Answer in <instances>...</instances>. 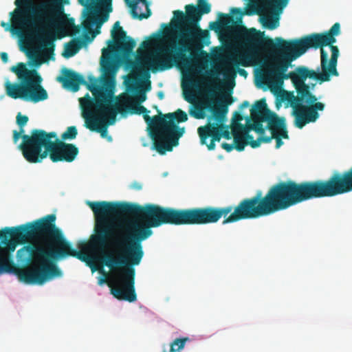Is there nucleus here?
<instances>
[{"instance_id":"obj_7","label":"nucleus","mask_w":352,"mask_h":352,"mask_svg":"<svg viewBox=\"0 0 352 352\" xmlns=\"http://www.w3.org/2000/svg\"><path fill=\"white\" fill-rule=\"evenodd\" d=\"M82 116L85 120V126L92 131L100 133L101 137L107 135V126L114 124L116 115L123 109L116 101L100 94L96 98L87 94L79 99Z\"/></svg>"},{"instance_id":"obj_49","label":"nucleus","mask_w":352,"mask_h":352,"mask_svg":"<svg viewBox=\"0 0 352 352\" xmlns=\"http://www.w3.org/2000/svg\"><path fill=\"white\" fill-rule=\"evenodd\" d=\"M239 74L244 77H246L248 75V72L244 69H238Z\"/></svg>"},{"instance_id":"obj_8","label":"nucleus","mask_w":352,"mask_h":352,"mask_svg":"<svg viewBox=\"0 0 352 352\" xmlns=\"http://www.w3.org/2000/svg\"><path fill=\"white\" fill-rule=\"evenodd\" d=\"M188 26L179 33L177 52L174 54L175 60H184L186 53L199 52L210 43V33L201 29L198 25L201 13L193 4L185 7Z\"/></svg>"},{"instance_id":"obj_24","label":"nucleus","mask_w":352,"mask_h":352,"mask_svg":"<svg viewBox=\"0 0 352 352\" xmlns=\"http://www.w3.org/2000/svg\"><path fill=\"white\" fill-rule=\"evenodd\" d=\"M90 241L88 243L82 242L78 245V248L81 250L80 251L74 249L71 243L65 238L60 243H58L56 245L60 250V252L63 254L64 258L68 256L75 257L82 261L87 262L89 260V256L87 254V252L89 250H94V249L91 248L89 246L87 248H83V244L89 245ZM104 250H95V251H103Z\"/></svg>"},{"instance_id":"obj_22","label":"nucleus","mask_w":352,"mask_h":352,"mask_svg":"<svg viewBox=\"0 0 352 352\" xmlns=\"http://www.w3.org/2000/svg\"><path fill=\"white\" fill-rule=\"evenodd\" d=\"M250 121L261 120L267 122V126H272L273 124L281 119L275 112L268 109L265 99L262 98L254 102L250 109Z\"/></svg>"},{"instance_id":"obj_28","label":"nucleus","mask_w":352,"mask_h":352,"mask_svg":"<svg viewBox=\"0 0 352 352\" xmlns=\"http://www.w3.org/2000/svg\"><path fill=\"white\" fill-rule=\"evenodd\" d=\"M131 14L134 19L142 20L151 15L149 3L147 0H135L130 4Z\"/></svg>"},{"instance_id":"obj_32","label":"nucleus","mask_w":352,"mask_h":352,"mask_svg":"<svg viewBox=\"0 0 352 352\" xmlns=\"http://www.w3.org/2000/svg\"><path fill=\"white\" fill-rule=\"evenodd\" d=\"M51 29H45V63L47 62L50 56L53 54L55 45L54 43V39L52 38L51 35L50 34V30Z\"/></svg>"},{"instance_id":"obj_40","label":"nucleus","mask_w":352,"mask_h":352,"mask_svg":"<svg viewBox=\"0 0 352 352\" xmlns=\"http://www.w3.org/2000/svg\"><path fill=\"white\" fill-rule=\"evenodd\" d=\"M263 25L270 30H274V29L276 28L278 25V19L268 18L266 19V21L263 24Z\"/></svg>"},{"instance_id":"obj_36","label":"nucleus","mask_w":352,"mask_h":352,"mask_svg":"<svg viewBox=\"0 0 352 352\" xmlns=\"http://www.w3.org/2000/svg\"><path fill=\"white\" fill-rule=\"evenodd\" d=\"M29 118L25 115H22L21 112L18 113L16 117V122L21 131H25L24 127L27 124Z\"/></svg>"},{"instance_id":"obj_6","label":"nucleus","mask_w":352,"mask_h":352,"mask_svg":"<svg viewBox=\"0 0 352 352\" xmlns=\"http://www.w3.org/2000/svg\"><path fill=\"white\" fill-rule=\"evenodd\" d=\"M284 210L316 198L331 197L352 192V167L336 173L327 180L296 183L292 180L276 184Z\"/></svg>"},{"instance_id":"obj_4","label":"nucleus","mask_w":352,"mask_h":352,"mask_svg":"<svg viewBox=\"0 0 352 352\" xmlns=\"http://www.w3.org/2000/svg\"><path fill=\"white\" fill-rule=\"evenodd\" d=\"M0 241L6 253L13 252L18 245L23 246L16 254V266L21 267L32 280L44 284V217L0 231Z\"/></svg>"},{"instance_id":"obj_23","label":"nucleus","mask_w":352,"mask_h":352,"mask_svg":"<svg viewBox=\"0 0 352 352\" xmlns=\"http://www.w3.org/2000/svg\"><path fill=\"white\" fill-rule=\"evenodd\" d=\"M56 80L62 84L63 88L73 92L78 91L80 85H86L87 89L88 85H90L82 76L66 67L62 69L61 74L57 76Z\"/></svg>"},{"instance_id":"obj_45","label":"nucleus","mask_w":352,"mask_h":352,"mask_svg":"<svg viewBox=\"0 0 352 352\" xmlns=\"http://www.w3.org/2000/svg\"><path fill=\"white\" fill-rule=\"evenodd\" d=\"M130 188L135 190H140L142 188V184L138 182H133L130 184Z\"/></svg>"},{"instance_id":"obj_48","label":"nucleus","mask_w":352,"mask_h":352,"mask_svg":"<svg viewBox=\"0 0 352 352\" xmlns=\"http://www.w3.org/2000/svg\"><path fill=\"white\" fill-rule=\"evenodd\" d=\"M99 32H100V31H99V30H96V32H93V34H92L91 38H89V36H87V35H86V36H85V39H86L87 41H91V40H92V39L96 36V35L97 34H98Z\"/></svg>"},{"instance_id":"obj_26","label":"nucleus","mask_w":352,"mask_h":352,"mask_svg":"<svg viewBox=\"0 0 352 352\" xmlns=\"http://www.w3.org/2000/svg\"><path fill=\"white\" fill-rule=\"evenodd\" d=\"M267 129L273 135V139L276 140V148H279L283 144L282 139H289L286 120L284 117H281V119L273 124L272 126H267Z\"/></svg>"},{"instance_id":"obj_20","label":"nucleus","mask_w":352,"mask_h":352,"mask_svg":"<svg viewBox=\"0 0 352 352\" xmlns=\"http://www.w3.org/2000/svg\"><path fill=\"white\" fill-rule=\"evenodd\" d=\"M68 0H45V29L56 27L67 14L64 5Z\"/></svg>"},{"instance_id":"obj_21","label":"nucleus","mask_w":352,"mask_h":352,"mask_svg":"<svg viewBox=\"0 0 352 352\" xmlns=\"http://www.w3.org/2000/svg\"><path fill=\"white\" fill-rule=\"evenodd\" d=\"M10 273L16 275L18 279L27 285H38L21 267L16 266L14 261L6 253V250L0 247V274Z\"/></svg>"},{"instance_id":"obj_16","label":"nucleus","mask_w":352,"mask_h":352,"mask_svg":"<svg viewBox=\"0 0 352 352\" xmlns=\"http://www.w3.org/2000/svg\"><path fill=\"white\" fill-rule=\"evenodd\" d=\"M15 13L22 14L25 21L44 26V0H15Z\"/></svg>"},{"instance_id":"obj_47","label":"nucleus","mask_w":352,"mask_h":352,"mask_svg":"<svg viewBox=\"0 0 352 352\" xmlns=\"http://www.w3.org/2000/svg\"><path fill=\"white\" fill-rule=\"evenodd\" d=\"M1 58L3 63H7L8 60V56L6 52H1L0 54Z\"/></svg>"},{"instance_id":"obj_44","label":"nucleus","mask_w":352,"mask_h":352,"mask_svg":"<svg viewBox=\"0 0 352 352\" xmlns=\"http://www.w3.org/2000/svg\"><path fill=\"white\" fill-rule=\"evenodd\" d=\"M243 120V116L238 111H235L234 113L232 121L234 123H237L236 126L239 128L238 124H240L239 122Z\"/></svg>"},{"instance_id":"obj_54","label":"nucleus","mask_w":352,"mask_h":352,"mask_svg":"<svg viewBox=\"0 0 352 352\" xmlns=\"http://www.w3.org/2000/svg\"><path fill=\"white\" fill-rule=\"evenodd\" d=\"M126 4L128 5V6L131 8V6H130V4L133 2H135V0H125Z\"/></svg>"},{"instance_id":"obj_41","label":"nucleus","mask_w":352,"mask_h":352,"mask_svg":"<svg viewBox=\"0 0 352 352\" xmlns=\"http://www.w3.org/2000/svg\"><path fill=\"white\" fill-rule=\"evenodd\" d=\"M56 133L55 132H45V142H47V146H48L50 144L56 143V140L55 141H52V138H56Z\"/></svg>"},{"instance_id":"obj_18","label":"nucleus","mask_w":352,"mask_h":352,"mask_svg":"<svg viewBox=\"0 0 352 352\" xmlns=\"http://www.w3.org/2000/svg\"><path fill=\"white\" fill-rule=\"evenodd\" d=\"M64 259L56 245H45V283L63 277V272L58 261Z\"/></svg>"},{"instance_id":"obj_58","label":"nucleus","mask_w":352,"mask_h":352,"mask_svg":"<svg viewBox=\"0 0 352 352\" xmlns=\"http://www.w3.org/2000/svg\"><path fill=\"white\" fill-rule=\"evenodd\" d=\"M185 99L188 101V102H191V99L190 98H188V97H186Z\"/></svg>"},{"instance_id":"obj_30","label":"nucleus","mask_w":352,"mask_h":352,"mask_svg":"<svg viewBox=\"0 0 352 352\" xmlns=\"http://www.w3.org/2000/svg\"><path fill=\"white\" fill-rule=\"evenodd\" d=\"M82 45L83 41L80 38H73L69 42L65 43L62 55L66 58L72 57L78 53Z\"/></svg>"},{"instance_id":"obj_57","label":"nucleus","mask_w":352,"mask_h":352,"mask_svg":"<svg viewBox=\"0 0 352 352\" xmlns=\"http://www.w3.org/2000/svg\"><path fill=\"white\" fill-rule=\"evenodd\" d=\"M142 45L143 46H146V45H148V43H147V42H146V41H144V42L142 43Z\"/></svg>"},{"instance_id":"obj_17","label":"nucleus","mask_w":352,"mask_h":352,"mask_svg":"<svg viewBox=\"0 0 352 352\" xmlns=\"http://www.w3.org/2000/svg\"><path fill=\"white\" fill-rule=\"evenodd\" d=\"M78 148L73 144L56 139V143L46 146L45 156L49 155L53 162H72L78 155Z\"/></svg>"},{"instance_id":"obj_51","label":"nucleus","mask_w":352,"mask_h":352,"mask_svg":"<svg viewBox=\"0 0 352 352\" xmlns=\"http://www.w3.org/2000/svg\"><path fill=\"white\" fill-rule=\"evenodd\" d=\"M249 105H250L249 102H248V101H247V100H245V101H243V102L241 103V107H241V109H243V108L248 107Z\"/></svg>"},{"instance_id":"obj_25","label":"nucleus","mask_w":352,"mask_h":352,"mask_svg":"<svg viewBox=\"0 0 352 352\" xmlns=\"http://www.w3.org/2000/svg\"><path fill=\"white\" fill-rule=\"evenodd\" d=\"M55 214L45 215V245H57L65 236L60 229L56 227Z\"/></svg>"},{"instance_id":"obj_46","label":"nucleus","mask_w":352,"mask_h":352,"mask_svg":"<svg viewBox=\"0 0 352 352\" xmlns=\"http://www.w3.org/2000/svg\"><path fill=\"white\" fill-rule=\"evenodd\" d=\"M221 147L227 152H230L234 148V144H228L226 142L222 143Z\"/></svg>"},{"instance_id":"obj_2","label":"nucleus","mask_w":352,"mask_h":352,"mask_svg":"<svg viewBox=\"0 0 352 352\" xmlns=\"http://www.w3.org/2000/svg\"><path fill=\"white\" fill-rule=\"evenodd\" d=\"M87 204L95 216V234L91 236L89 245L83 244V248L89 246L94 250H104L117 227V218L124 214L135 217L120 222L118 226L123 234L115 243V254L102 256L103 264L111 271L109 283L111 294L130 302L137 300L134 267L140 265L144 257L142 243L153 234L151 228L164 224L180 226L202 221V215L193 209L104 201H89Z\"/></svg>"},{"instance_id":"obj_1","label":"nucleus","mask_w":352,"mask_h":352,"mask_svg":"<svg viewBox=\"0 0 352 352\" xmlns=\"http://www.w3.org/2000/svg\"><path fill=\"white\" fill-rule=\"evenodd\" d=\"M243 30L241 38L249 45V50L228 57L225 75L234 78L235 67L254 65L258 48L272 51L273 55L263 69V80L270 86L278 87L284 80L291 79L297 94L287 93L285 100L292 108L294 125L302 129L307 124L316 122L320 116L318 111H322L325 106L317 102L305 80L310 78L323 82L329 81L331 76H338L336 66L339 49L333 43L336 42V36L340 34V23H334L323 33L289 41L281 37L273 40L255 28L243 27Z\"/></svg>"},{"instance_id":"obj_29","label":"nucleus","mask_w":352,"mask_h":352,"mask_svg":"<svg viewBox=\"0 0 352 352\" xmlns=\"http://www.w3.org/2000/svg\"><path fill=\"white\" fill-rule=\"evenodd\" d=\"M264 122H261L259 120H252L250 121V118H246V124L243 125L242 124H239V129L243 133L245 137L248 140H253V136L249 134L250 131H254L260 135H263L265 132V128L263 127V123Z\"/></svg>"},{"instance_id":"obj_11","label":"nucleus","mask_w":352,"mask_h":352,"mask_svg":"<svg viewBox=\"0 0 352 352\" xmlns=\"http://www.w3.org/2000/svg\"><path fill=\"white\" fill-rule=\"evenodd\" d=\"M187 120L186 113L180 109L173 113L155 116V121L159 125V129L154 149L160 155H164L167 151H171L174 146H177L179 138L185 132V129L179 127L178 124Z\"/></svg>"},{"instance_id":"obj_33","label":"nucleus","mask_w":352,"mask_h":352,"mask_svg":"<svg viewBox=\"0 0 352 352\" xmlns=\"http://www.w3.org/2000/svg\"><path fill=\"white\" fill-rule=\"evenodd\" d=\"M189 338H181L175 339L170 344V352H180L182 350L187 341H189Z\"/></svg>"},{"instance_id":"obj_15","label":"nucleus","mask_w":352,"mask_h":352,"mask_svg":"<svg viewBox=\"0 0 352 352\" xmlns=\"http://www.w3.org/2000/svg\"><path fill=\"white\" fill-rule=\"evenodd\" d=\"M116 102L118 104L120 105L121 108L123 109V112L122 113L125 112H129L131 114L139 115L142 113L143 118L148 124L149 133L153 141V144L157 142L159 125L156 124L157 122L155 121V116L151 118L148 115L150 111L144 106L140 105V104L133 102V97L129 95H124L120 102H118L117 98H116Z\"/></svg>"},{"instance_id":"obj_35","label":"nucleus","mask_w":352,"mask_h":352,"mask_svg":"<svg viewBox=\"0 0 352 352\" xmlns=\"http://www.w3.org/2000/svg\"><path fill=\"white\" fill-rule=\"evenodd\" d=\"M273 135L272 136H263L261 135L257 140H254V139L249 141V144L252 148H255L260 146L261 143H270L273 139Z\"/></svg>"},{"instance_id":"obj_55","label":"nucleus","mask_w":352,"mask_h":352,"mask_svg":"<svg viewBox=\"0 0 352 352\" xmlns=\"http://www.w3.org/2000/svg\"><path fill=\"white\" fill-rule=\"evenodd\" d=\"M192 85L193 87H197L199 86V82L198 81H193L192 82Z\"/></svg>"},{"instance_id":"obj_50","label":"nucleus","mask_w":352,"mask_h":352,"mask_svg":"<svg viewBox=\"0 0 352 352\" xmlns=\"http://www.w3.org/2000/svg\"><path fill=\"white\" fill-rule=\"evenodd\" d=\"M231 12H232V14H242V13H241V10H240L239 8H232V9L231 10Z\"/></svg>"},{"instance_id":"obj_27","label":"nucleus","mask_w":352,"mask_h":352,"mask_svg":"<svg viewBox=\"0 0 352 352\" xmlns=\"http://www.w3.org/2000/svg\"><path fill=\"white\" fill-rule=\"evenodd\" d=\"M52 30L57 34H60L58 38H61L67 35L66 31L67 30L72 31V35H76L80 32V28L78 25H76L74 18H68L67 15L56 27L52 28Z\"/></svg>"},{"instance_id":"obj_59","label":"nucleus","mask_w":352,"mask_h":352,"mask_svg":"<svg viewBox=\"0 0 352 352\" xmlns=\"http://www.w3.org/2000/svg\"><path fill=\"white\" fill-rule=\"evenodd\" d=\"M45 99H47V94L46 91H45Z\"/></svg>"},{"instance_id":"obj_39","label":"nucleus","mask_w":352,"mask_h":352,"mask_svg":"<svg viewBox=\"0 0 352 352\" xmlns=\"http://www.w3.org/2000/svg\"><path fill=\"white\" fill-rule=\"evenodd\" d=\"M126 90L131 92H135L138 90L136 79L135 78L131 77L126 82Z\"/></svg>"},{"instance_id":"obj_14","label":"nucleus","mask_w":352,"mask_h":352,"mask_svg":"<svg viewBox=\"0 0 352 352\" xmlns=\"http://www.w3.org/2000/svg\"><path fill=\"white\" fill-rule=\"evenodd\" d=\"M101 67L104 76L102 85H98L96 80L93 78L90 79L93 82L91 85H88V89L92 93L93 98H96L102 93L105 97H109L111 101H116L114 96L115 76L118 66L110 57H108L101 61Z\"/></svg>"},{"instance_id":"obj_9","label":"nucleus","mask_w":352,"mask_h":352,"mask_svg":"<svg viewBox=\"0 0 352 352\" xmlns=\"http://www.w3.org/2000/svg\"><path fill=\"white\" fill-rule=\"evenodd\" d=\"M173 14L175 18V27L177 30L176 38L178 42L179 32L188 26V22H187L186 15L182 11L175 10ZM177 47L175 43L160 47L155 53L146 55L142 61L133 63V69L147 78L150 77V69L153 73L168 69L173 67V61H175L174 57L170 56V53L173 50L177 51Z\"/></svg>"},{"instance_id":"obj_5","label":"nucleus","mask_w":352,"mask_h":352,"mask_svg":"<svg viewBox=\"0 0 352 352\" xmlns=\"http://www.w3.org/2000/svg\"><path fill=\"white\" fill-rule=\"evenodd\" d=\"M196 209L202 216L201 222L188 223V225H206L218 222L222 217L223 224L237 222L244 219H257L284 210L277 184L270 187L265 196L258 192L254 197L242 199L235 207L206 206L191 208Z\"/></svg>"},{"instance_id":"obj_38","label":"nucleus","mask_w":352,"mask_h":352,"mask_svg":"<svg viewBox=\"0 0 352 352\" xmlns=\"http://www.w3.org/2000/svg\"><path fill=\"white\" fill-rule=\"evenodd\" d=\"M201 15L203 14H208L211 10L210 4L208 3L206 0H199V8Z\"/></svg>"},{"instance_id":"obj_37","label":"nucleus","mask_w":352,"mask_h":352,"mask_svg":"<svg viewBox=\"0 0 352 352\" xmlns=\"http://www.w3.org/2000/svg\"><path fill=\"white\" fill-rule=\"evenodd\" d=\"M219 21L223 25L228 26L233 24L234 19L230 14L221 13L219 15Z\"/></svg>"},{"instance_id":"obj_56","label":"nucleus","mask_w":352,"mask_h":352,"mask_svg":"<svg viewBox=\"0 0 352 352\" xmlns=\"http://www.w3.org/2000/svg\"><path fill=\"white\" fill-rule=\"evenodd\" d=\"M106 281L105 278H101L100 280V284H102Z\"/></svg>"},{"instance_id":"obj_34","label":"nucleus","mask_w":352,"mask_h":352,"mask_svg":"<svg viewBox=\"0 0 352 352\" xmlns=\"http://www.w3.org/2000/svg\"><path fill=\"white\" fill-rule=\"evenodd\" d=\"M78 135V131L75 126H69L67 130L62 133L61 140L65 142L68 140H74L76 138Z\"/></svg>"},{"instance_id":"obj_42","label":"nucleus","mask_w":352,"mask_h":352,"mask_svg":"<svg viewBox=\"0 0 352 352\" xmlns=\"http://www.w3.org/2000/svg\"><path fill=\"white\" fill-rule=\"evenodd\" d=\"M197 111H190V114L195 117L197 119H203L204 118V114L202 111V109L200 107L196 108Z\"/></svg>"},{"instance_id":"obj_31","label":"nucleus","mask_w":352,"mask_h":352,"mask_svg":"<svg viewBox=\"0 0 352 352\" xmlns=\"http://www.w3.org/2000/svg\"><path fill=\"white\" fill-rule=\"evenodd\" d=\"M241 133L242 135H239L235 129H233L234 146L238 151H243L245 146L249 144V140H247L242 132Z\"/></svg>"},{"instance_id":"obj_43","label":"nucleus","mask_w":352,"mask_h":352,"mask_svg":"<svg viewBox=\"0 0 352 352\" xmlns=\"http://www.w3.org/2000/svg\"><path fill=\"white\" fill-rule=\"evenodd\" d=\"M135 98L138 101V102H136V103L140 104L146 100V94L144 91H140L138 92V94L135 96Z\"/></svg>"},{"instance_id":"obj_12","label":"nucleus","mask_w":352,"mask_h":352,"mask_svg":"<svg viewBox=\"0 0 352 352\" xmlns=\"http://www.w3.org/2000/svg\"><path fill=\"white\" fill-rule=\"evenodd\" d=\"M19 138L22 139L19 148L23 157L30 163L41 162L44 159V130L33 129L30 134H25V131H13V142L16 143Z\"/></svg>"},{"instance_id":"obj_52","label":"nucleus","mask_w":352,"mask_h":352,"mask_svg":"<svg viewBox=\"0 0 352 352\" xmlns=\"http://www.w3.org/2000/svg\"><path fill=\"white\" fill-rule=\"evenodd\" d=\"M157 97L160 100H162L164 97V93L162 91H159L157 93Z\"/></svg>"},{"instance_id":"obj_19","label":"nucleus","mask_w":352,"mask_h":352,"mask_svg":"<svg viewBox=\"0 0 352 352\" xmlns=\"http://www.w3.org/2000/svg\"><path fill=\"white\" fill-rule=\"evenodd\" d=\"M111 36L114 41V45L112 46L114 50L122 54L123 56H130L135 46V41L126 36V32L120 25L119 21L114 23Z\"/></svg>"},{"instance_id":"obj_13","label":"nucleus","mask_w":352,"mask_h":352,"mask_svg":"<svg viewBox=\"0 0 352 352\" xmlns=\"http://www.w3.org/2000/svg\"><path fill=\"white\" fill-rule=\"evenodd\" d=\"M85 7L83 16L85 18L82 26L85 32H91L94 25L100 28L108 19V13L111 12L112 0H79Z\"/></svg>"},{"instance_id":"obj_3","label":"nucleus","mask_w":352,"mask_h":352,"mask_svg":"<svg viewBox=\"0 0 352 352\" xmlns=\"http://www.w3.org/2000/svg\"><path fill=\"white\" fill-rule=\"evenodd\" d=\"M10 24L1 21V25L19 38V47L28 60L18 63L10 70L16 74L19 83L7 82L6 94L10 97L34 102L44 100L42 76L37 69L44 64V26L39 23L25 21L22 14L10 13Z\"/></svg>"},{"instance_id":"obj_53","label":"nucleus","mask_w":352,"mask_h":352,"mask_svg":"<svg viewBox=\"0 0 352 352\" xmlns=\"http://www.w3.org/2000/svg\"><path fill=\"white\" fill-rule=\"evenodd\" d=\"M165 36H168V37H173V34H171V33H170V32H169V30H166V31L165 32Z\"/></svg>"},{"instance_id":"obj_10","label":"nucleus","mask_w":352,"mask_h":352,"mask_svg":"<svg viewBox=\"0 0 352 352\" xmlns=\"http://www.w3.org/2000/svg\"><path fill=\"white\" fill-rule=\"evenodd\" d=\"M204 109L209 110L212 115L208 118L206 125L199 126L197 129L201 144H206L208 150L215 148V142H219L221 138L231 139L229 126L224 122L228 113V104H214L212 100H208L203 103Z\"/></svg>"}]
</instances>
